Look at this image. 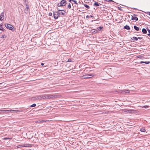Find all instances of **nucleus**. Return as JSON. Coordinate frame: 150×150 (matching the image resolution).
Masks as SVG:
<instances>
[{
  "mask_svg": "<svg viewBox=\"0 0 150 150\" xmlns=\"http://www.w3.org/2000/svg\"><path fill=\"white\" fill-rule=\"evenodd\" d=\"M69 59L68 60V61L69 62H70V60H69Z\"/></svg>",
  "mask_w": 150,
  "mask_h": 150,
  "instance_id": "45",
  "label": "nucleus"
},
{
  "mask_svg": "<svg viewBox=\"0 0 150 150\" xmlns=\"http://www.w3.org/2000/svg\"><path fill=\"white\" fill-rule=\"evenodd\" d=\"M122 92L124 93H129V90H124L122 91Z\"/></svg>",
  "mask_w": 150,
  "mask_h": 150,
  "instance_id": "13",
  "label": "nucleus"
},
{
  "mask_svg": "<svg viewBox=\"0 0 150 150\" xmlns=\"http://www.w3.org/2000/svg\"><path fill=\"white\" fill-rule=\"evenodd\" d=\"M132 39L134 40H136L137 41L138 40V38L137 37H134L132 38Z\"/></svg>",
  "mask_w": 150,
  "mask_h": 150,
  "instance_id": "22",
  "label": "nucleus"
},
{
  "mask_svg": "<svg viewBox=\"0 0 150 150\" xmlns=\"http://www.w3.org/2000/svg\"><path fill=\"white\" fill-rule=\"evenodd\" d=\"M105 1H108V2H109L110 1V0H105Z\"/></svg>",
  "mask_w": 150,
  "mask_h": 150,
  "instance_id": "40",
  "label": "nucleus"
},
{
  "mask_svg": "<svg viewBox=\"0 0 150 150\" xmlns=\"http://www.w3.org/2000/svg\"><path fill=\"white\" fill-rule=\"evenodd\" d=\"M134 110H128V112L130 113H134Z\"/></svg>",
  "mask_w": 150,
  "mask_h": 150,
  "instance_id": "21",
  "label": "nucleus"
},
{
  "mask_svg": "<svg viewBox=\"0 0 150 150\" xmlns=\"http://www.w3.org/2000/svg\"><path fill=\"white\" fill-rule=\"evenodd\" d=\"M147 14H149V16H150V12H148Z\"/></svg>",
  "mask_w": 150,
  "mask_h": 150,
  "instance_id": "39",
  "label": "nucleus"
},
{
  "mask_svg": "<svg viewBox=\"0 0 150 150\" xmlns=\"http://www.w3.org/2000/svg\"><path fill=\"white\" fill-rule=\"evenodd\" d=\"M138 38V39H139L140 40H141V39H142V38H141V37H138L137 38Z\"/></svg>",
  "mask_w": 150,
  "mask_h": 150,
  "instance_id": "37",
  "label": "nucleus"
},
{
  "mask_svg": "<svg viewBox=\"0 0 150 150\" xmlns=\"http://www.w3.org/2000/svg\"><path fill=\"white\" fill-rule=\"evenodd\" d=\"M90 17H93V16H92L91 15H90Z\"/></svg>",
  "mask_w": 150,
  "mask_h": 150,
  "instance_id": "43",
  "label": "nucleus"
},
{
  "mask_svg": "<svg viewBox=\"0 0 150 150\" xmlns=\"http://www.w3.org/2000/svg\"><path fill=\"white\" fill-rule=\"evenodd\" d=\"M73 1L74 2V3H75V4H77V2L76 1L74 0H73Z\"/></svg>",
  "mask_w": 150,
  "mask_h": 150,
  "instance_id": "34",
  "label": "nucleus"
},
{
  "mask_svg": "<svg viewBox=\"0 0 150 150\" xmlns=\"http://www.w3.org/2000/svg\"><path fill=\"white\" fill-rule=\"evenodd\" d=\"M5 25L7 29L11 30L12 31H14V28L11 25L6 23L5 24Z\"/></svg>",
  "mask_w": 150,
  "mask_h": 150,
  "instance_id": "1",
  "label": "nucleus"
},
{
  "mask_svg": "<svg viewBox=\"0 0 150 150\" xmlns=\"http://www.w3.org/2000/svg\"><path fill=\"white\" fill-rule=\"evenodd\" d=\"M123 111H124V112H128V109H124L123 110Z\"/></svg>",
  "mask_w": 150,
  "mask_h": 150,
  "instance_id": "30",
  "label": "nucleus"
},
{
  "mask_svg": "<svg viewBox=\"0 0 150 150\" xmlns=\"http://www.w3.org/2000/svg\"><path fill=\"white\" fill-rule=\"evenodd\" d=\"M42 98L43 99H48V95H44L42 96Z\"/></svg>",
  "mask_w": 150,
  "mask_h": 150,
  "instance_id": "12",
  "label": "nucleus"
},
{
  "mask_svg": "<svg viewBox=\"0 0 150 150\" xmlns=\"http://www.w3.org/2000/svg\"><path fill=\"white\" fill-rule=\"evenodd\" d=\"M49 15L50 16H51L52 15V13H49Z\"/></svg>",
  "mask_w": 150,
  "mask_h": 150,
  "instance_id": "35",
  "label": "nucleus"
},
{
  "mask_svg": "<svg viewBox=\"0 0 150 150\" xmlns=\"http://www.w3.org/2000/svg\"><path fill=\"white\" fill-rule=\"evenodd\" d=\"M1 38H4V35H1Z\"/></svg>",
  "mask_w": 150,
  "mask_h": 150,
  "instance_id": "36",
  "label": "nucleus"
},
{
  "mask_svg": "<svg viewBox=\"0 0 150 150\" xmlns=\"http://www.w3.org/2000/svg\"><path fill=\"white\" fill-rule=\"evenodd\" d=\"M1 112H6V110H1L0 111Z\"/></svg>",
  "mask_w": 150,
  "mask_h": 150,
  "instance_id": "33",
  "label": "nucleus"
},
{
  "mask_svg": "<svg viewBox=\"0 0 150 150\" xmlns=\"http://www.w3.org/2000/svg\"><path fill=\"white\" fill-rule=\"evenodd\" d=\"M124 28L127 29V30H129L130 29V28L128 25H126L124 27Z\"/></svg>",
  "mask_w": 150,
  "mask_h": 150,
  "instance_id": "15",
  "label": "nucleus"
},
{
  "mask_svg": "<svg viewBox=\"0 0 150 150\" xmlns=\"http://www.w3.org/2000/svg\"><path fill=\"white\" fill-rule=\"evenodd\" d=\"M47 95L48 99L55 98L57 97V96L52 94L50 95Z\"/></svg>",
  "mask_w": 150,
  "mask_h": 150,
  "instance_id": "7",
  "label": "nucleus"
},
{
  "mask_svg": "<svg viewBox=\"0 0 150 150\" xmlns=\"http://www.w3.org/2000/svg\"><path fill=\"white\" fill-rule=\"evenodd\" d=\"M137 58H140L141 59H143L144 58V56H142L141 55H139L137 56Z\"/></svg>",
  "mask_w": 150,
  "mask_h": 150,
  "instance_id": "14",
  "label": "nucleus"
},
{
  "mask_svg": "<svg viewBox=\"0 0 150 150\" xmlns=\"http://www.w3.org/2000/svg\"><path fill=\"white\" fill-rule=\"evenodd\" d=\"M140 131L142 132H146L145 129L144 127L141 128Z\"/></svg>",
  "mask_w": 150,
  "mask_h": 150,
  "instance_id": "17",
  "label": "nucleus"
},
{
  "mask_svg": "<svg viewBox=\"0 0 150 150\" xmlns=\"http://www.w3.org/2000/svg\"><path fill=\"white\" fill-rule=\"evenodd\" d=\"M67 4V1L65 0L61 1L60 3H59L57 4V6L59 7L63 6L66 5Z\"/></svg>",
  "mask_w": 150,
  "mask_h": 150,
  "instance_id": "2",
  "label": "nucleus"
},
{
  "mask_svg": "<svg viewBox=\"0 0 150 150\" xmlns=\"http://www.w3.org/2000/svg\"><path fill=\"white\" fill-rule=\"evenodd\" d=\"M140 63H145L146 64H149L150 63V62L149 61L148 62H143L141 61L140 62Z\"/></svg>",
  "mask_w": 150,
  "mask_h": 150,
  "instance_id": "18",
  "label": "nucleus"
},
{
  "mask_svg": "<svg viewBox=\"0 0 150 150\" xmlns=\"http://www.w3.org/2000/svg\"><path fill=\"white\" fill-rule=\"evenodd\" d=\"M92 30V32L93 33H96L98 32L97 30H95V29H93Z\"/></svg>",
  "mask_w": 150,
  "mask_h": 150,
  "instance_id": "28",
  "label": "nucleus"
},
{
  "mask_svg": "<svg viewBox=\"0 0 150 150\" xmlns=\"http://www.w3.org/2000/svg\"><path fill=\"white\" fill-rule=\"evenodd\" d=\"M95 3L94 4V6H98L100 4V3H98V2L95 1Z\"/></svg>",
  "mask_w": 150,
  "mask_h": 150,
  "instance_id": "11",
  "label": "nucleus"
},
{
  "mask_svg": "<svg viewBox=\"0 0 150 150\" xmlns=\"http://www.w3.org/2000/svg\"><path fill=\"white\" fill-rule=\"evenodd\" d=\"M92 76V75L89 74L83 75L82 76H81V78L87 79L91 78Z\"/></svg>",
  "mask_w": 150,
  "mask_h": 150,
  "instance_id": "3",
  "label": "nucleus"
},
{
  "mask_svg": "<svg viewBox=\"0 0 150 150\" xmlns=\"http://www.w3.org/2000/svg\"><path fill=\"white\" fill-rule=\"evenodd\" d=\"M142 32L144 34H146L147 33V31L144 28L142 29Z\"/></svg>",
  "mask_w": 150,
  "mask_h": 150,
  "instance_id": "19",
  "label": "nucleus"
},
{
  "mask_svg": "<svg viewBox=\"0 0 150 150\" xmlns=\"http://www.w3.org/2000/svg\"><path fill=\"white\" fill-rule=\"evenodd\" d=\"M53 15L54 19H57L59 16V15L58 13V11L57 12H54Z\"/></svg>",
  "mask_w": 150,
  "mask_h": 150,
  "instance_id": "6",
  "label": "nucleus"
},
{
  "mask_svg": "<svg viewBox=\"0 0 150 150\" xmlns=\"http://www.w3.org/2000/svg\"><path fill=\"white\" fill-rule=\"evenodd\" d=\"M4 139L5 140H6V139H12V138H8V137H6L4 138Z\"/></svg>",
  "mask_w": 150,
  "mask_h": 150,
  "instance_id": "27",
  "label": "nucleus"
},
{
  "mask_svg": "<svg viewBox=\"0 0 150 150\" xmlns=\"http://www.w3.org/2000/svg\"><path fill=\"white\" fill-rule=\"evenodd\" d=\"M0 30H1L2 31H4V29L3 27V25L1 24L0 25Z\"/></svg>",
  "mask_w": 150,
  "mask_h": 150,
  "instance_id": "16",
  "label": "nucleus"
},
{
  "mask_svg": "<svg viewBox=\"0 0 150 150\" xmlns=\"http://www.w3.org/2000/svg\"><path fill=\"white\" fill-rule=\"evenodd\" d=\"M26 7H28V4H26Z\"/></svg>",
  "mask_w": 150,
  "mask_h": 150,
  "instance_id": "41",
  "label": "nucleus"
},
{
  "mask_svg": "<svg viewBox=\"0 0 150 150\" xmlns=\"http://www.w3.org/2000/svg\"><path fill=\"white\" fill-rule=\"evenodd\" d=\"M30 9L28 7H26L25 9V12L26 13H27L28 11H29Z\"/></svg>",
  "mask_w": 150,
  "mask_h": 150,
  "instance_id": "10",
  "label": "nucleus"
},
{
  "mask_svg": "<svg viewBox=\"0 0 150 150\" xmlns=\"http://www.w3.org/2000/svg\"><path fill=\"white\" fill-rule=\"evenodd\" d=\"M58 13L59 15H64L65 13L66 12L64 10H59L58 11Z\"/></svg>",
  "mask_w": 150,
  "mask_h": 150,
  "instance_id": "4",
  "label": "nucleus"
},
{
  "mask_svg": "<svg viewBox=\"0 0 150 150\" xmlns=\"http://www.w3.org/2000/svg\"><path fill=\"white\" fill-rule=\"evenodd\" d=\"M84 6H85V7H86V8L88 9H89L90 8L89 6L87 4H84Z\"/></svg>",
  "mask_w": 150,
  "mask_h": 150,
  "instance_id": "25",
  "label": "nucleus"
},
{
  "mask_svg": "<svg viewBox=\"0 0 150 150\" xmlns=\"http://www.w3.org/2000/svg\"><path fill=\"white\" fill-rule=\"evenodd\" d=\"M141 107L145 108H147L149 107V106L147 105H144L142 106Z\"/></svg>",
  "mask_w": 150,
  "mask_h": 150,
  "instance_id": "24",
  "label": "nucleus"
},
{
  "mask_svg": "<svg viewBox=\"0 0 150 150\" xmlns=\"http://www.w3.org/2000/svg\"><path fill=\"white\" fill-rule=\"evenodd\" d=\"M6 112H9V111H12L13 112H17L16 111L17 110H6Z\"/></svg>",
  "mask_w": 150,
  "mask_h": 150,
  "instance_id": "26",
  "label": "nucleus"
},
{
  "mask_svg": "<svg viewBox=\"0 0 150 150\" xmlns=\"http://www.w3.org/2000/svg\"><path fill=\"white\" fill-rule=\"evenodd\" d=\"M4 12L1 13V14L0 16V20L1 21L3 20L4 19Z\"/></svg>",
  "mask_w": 150,
  "mask_h": 150,
  "instance_id": "9",
  "label": "nucleus"
},
{
  "mask_svg": "<svg viewBox=\"0 0 150 150\" xmlns=\"http://www.w3.org/2000/svg\"><path fill=\"white\" fill-rule=\"evenodd\" d=\"M110 1H112V2H113V1L112 0H110Z\"/></svg>",
  "mask_w": 150,
  "mask_h": 150,
  "instance_id": "42",
  "label": "nucleus"
},
{
  "mask_svg": "<svg viewBox=\"0 0 150 150\" xmlns=\"http://www.w3.org/2000/svg\"><path fill=\"white\" fill-rule=\"evenodd\" d=\"M134 9H136V8H134Z\"/></svg>",
  "mask_w": 150,
  "mask_h": 150,
  "instance_id": "46",
  "label": "nucleus"
},
{
  "mask_svg": "<svg viewBox=\"0 0 150 150\" xmlns=\"http://www.w3.org/2000/svg\"><path fill=\"white\" fill-rule=\"evenodd\" d=\"M31 145L30 144H24L21 145V147H31Z\"/></svg>",
  "mask_w": 150,
  "mask_h": 150,
  "instance_id": "8",
  "label": "nucleus"
},
{
  "mask_svg": "<svg viewBox=\"0 0 150 150\" xmlns=\"http://www.w3.org/2000/svg\"><path fill=\"white\" fill-rule=\"evenodd\" d=\"M148 32L149 33L147 34V35L149 36L150 37V30H148Z\"/></svg>",
  "mask_w": 150,
  "mask_h": 150,
  "instance_id": "32",
  "label": "nucleus"
},
{
  "mask_svg": "<svg viewBox=\"0 0 150 150\" xmlns=\"http://www.w3.org/2000/svg\"><path fill=\"white\" fill-rule=\"evenodd\" d=\"M41 64L42 66H43L44 65V63H41Z\"/></svg>",
  "mask_w": 150,
  "mask_h": 150,
  "instance_id": "38",
  "label": "nucleus"
},
{
  "mask_svg": "<svg viewBox=\"0 0 150 150\" xmlns=\"http://www.w3.org/2000/svg\"><path fill=\"white\" fill-rule=\"evenodd\" d=\"M102 28H103L102 27L100 26L97 28V30L98 31V30L100 31L102 29Z\"/></svg>",
  "mask_w": 150,
  "mask_h": 150,
  "instance_id": "23",
  "label": "nucleus"
},
{
  "mask_svg": "<svg viewBox=\"0 0 150 150\" xmlns=\"http://www.w3.org/2000/svg\"><path fill=\"white\" fill-rule=\"evenodd\" d=\"M67 7L68 8H69V9H70L71 8V4L70 3H69V4H68V6H67Z\"/></svg>",
  "mask_w": 150,
  "mask_h": 150,
  "instance_id": "29",
  "label": "nucleus"
},
{
  "mask_svg": "<svg viewBox=\"0 0 150 150\" xmlns=\"http://www.w3.org/2000/svg\"><path fill=\"white\" fill-rule=\"evenodd\" d=\"M137 16L136 14H134L133 16H132V19L133 21L135 20L136 21H137L138 20V18L137 17Z\"/></svg>",
  "mask_w": 150,
  "mask_h": 150,
  "instance_id": "5",
  "label": "nucleus"
},
{
  "mask_svg": "<svg viewBox=\"0 0 150 150\" xmlns=\"http://www.w3.org/2000/svg\"><path fill=\"white\" fill-rule=\"evenodd\" d=\"M36 106V104L35 103H34L31 106V107H34Z\"/></svg>",
  "mask_w": 150,
  "mask_h": 150,
  "instance_id": "31",
  "label": "nucleus"
},
{
  "mask_svg": "<svg viewBox=\"0 0 150 150\" xmlns=\"http://www.w3.org/2000/svg\"><path fill=\"white\" fill-rule=\"evenodd\" d=\"M69 59L68 60V61L69 62H70V60H69Z\"/></svg>",
  "mask_w": 150,
  "mask_h": 150,
  "instance_id": "44",
  "label": "nucleus"
},
{
  "mask_svg": "<svg viewBox=\"0 0 150 150\" xmlns=\"http://www.w3.org/2000/svg\"><path fill=\"white\" fill-rule=\"evenodd\" d=\"M134 28L137 31H138L139 30V28L136 26H134Z\"/></svg>",
  "mask_w": 150,
  "mask_h": 150,
  "instance_id": "20",
  "label": "nucleus"
}]
</instances>
